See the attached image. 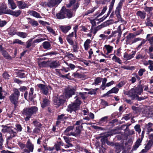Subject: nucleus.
I'll return each instance as SVG.
<instances>
[{
    "label": "nucleus",
    "instance_id": "obj_1",
    "mask_svg": "<svg viewBox=\"0 0 153 153\" xmlns=\"http://www.w3.org/2000/svg\"><path fill=\"white\" fill-rule=\"evenodd\" d=\"M82 128V125L76 127L75 132H73L71 131L74 128V127L72 126H69L64 131V133L68 136L73 135L76 136L80 133Z\"/></svg>",
    "mask_w": 153,
    "mask_h": 153
},
{
    "label": "nucleus",
    "instance_id": "obj_2",
    "mask_svg": "<svg viewBox=\"0 0 153 153\" xmlns=\"http://www.w3.org/2000/svg\"><path fill=\"white\" fill-rule=\"evenodd\" d=\"M13 92L9 97V99L11 103L15 105V107L17 106L19 102V98L20 96V92L19 90L14 88Z\"/></svg>",
    "mask_w": 153,
    "mask_h": 153
},
{
    "label": "nucleus",
    "instance_id": "obj_3",
    "mask_svg": "<svg viewBox=\"0 0 153 153\" xmlns=\"http://www.w3.org/2000/svg\"><path fill=\"white\" fill-rule=\"evenodd\" d=\"M76 99L74 103L68 105V107L67 111L71 112L73 111H75L77 110L81 103V102L78 99L77 97H75Z\"/></svg>",
    "mask_w": 153,
    "mask_h": 153
},
{
    "label": "nucleus",
    "instance_id": "obj_4",
    "mask_svg": "<svg viewBox=\"0 0 153 153\" xmlns=\"http://www.w3.org/2000/svg\"><path fill=\"white\" fill-rule=\"evenodd\" d=\"M125 94L126 95H128L129 97H130L132 100L136 99L139 101H140L146 98V97L144 98L143 97H139L138 95L137 94L134 88H131L129 91L126 92Z\"/></svg>",
    "mask_w": 153,
    "mask_h": 153
},
{
    "label": "nucleus",
    "instance_id": "obj_5",
    "mask_svg": "<svg viewBox=\"0 0 153 153\" xmlns=\"http://www.w3.org/2000/svg\"><path fill=\"white\" fill-rule=\"evenodd\" d=\"M38 111V108L36 106H32L30 108H24L22 112L24 115L32 116L35 114Z\"/></svg>",
    "mask_w": 153,
    "mask_h": 153
},
{
    "label": "nucleus",
    "instance_id": "obj_6",
    "mask_svg": "<svg viewBox=\"0 0 153 153\" xmlns=\"http://www.w3.org/2000/svg\"><path fill=\"white\" fill-rule=\"evenodd\" d=\"M42 65H47L51 68H55L60 65L59 62L58 60L49 61L47 62L43 61L42 62Z\"/></svg>",
    "mask_w": 153,
    "mask_h": 153
},
{
    "label": "nucleus",
    "instance_id": "obj_7",
    "mask_svg": "<svg viewBox=\"0 0 153 153\" xmlns=\"http://www.w3.org/2000/svg\"><path fill=\"white\" fill-rule=\"evenodd\" d=\"M66 101L65 97L63 95H61L57 97H55L54 100V103L57 107L62 105Z\"/></svg>",
    "mask_w": 153,
    "mask_h": 153
},
{
    "label": "nucleus",
    "instance_id": "obj_8",
    "mask_svg": "<svg viewBox=\"0 0 153 153\" xmlns=\"http://www.w3.org/2000/svg\"><path fill=\"white\" fill-rule=\"evenodd\" d=\"M76 89L72 87H68L65 90V98H69L75 94Z\"/></svg>",
    "mask_w": 153,
    "mask_h": 153
},
{
    "label": "nucleus",
    "instance_id": "obj_9",
    "mask_svg": "<svg viewBox=\"0 0 153 153\" xmlns=\"http://www.w3.org/2000/svg\"><path fill=\"white\" fill-rule=\"evenodd\" d=\"M37 86L39 87L41 92L43 94L47 95L48 94V88L45 85L42 84H39L37 85Z\"/></svg>",
    "mask_w": 153,
    "mask_h": 153
},
{
    "label": "nucleus",
    "instance_id": "obj_10",
    "mask_svg": "<svg viewBox=\"0 0 153 153\" xmlns=\"http://www.w3.org/2000/svg\"><path fill=\"white\" fill-rule=\"evenodd\" d=\"M119 91V89L117 87H114L108 91L106 93L104 94L103 97H109L110 96V94H117Z\"/></svg>",
    "mask_w": 153,
    "mask_h": 153
},
{
    "label": "nucleus",
    "instance_id": "obj_11",
    "mask_svg": "<svg viewBox=\"0 0 153 153\" xmlns=\"http://www.w3.org/2000/svg\"><path fill=\"white\" fill-rule=\"evenodd\" d=\"M113 50V47L109 45H105L103 48V50L106 55H108L111 53Z\"/></svg>",
    "mask_w": 153,
    "mask_h": 153
},
{
    "label": "nucleus",
    "instance_id": "obj_12",
    "mask_svg": "<svg viewBox=\"0 0 153 153\" xmlns=\"http://www.w3.org/2000/svg\"><path fill=\"white\" fill-rule=\"evenodd\" d=\"M62 0H48L49 7H56Z\"/></svg>",
    "mask_w": 153,
    "mask_h": 153
},
{
    "label": "nucleus",
    "instance_id": "obj_13",
    "mask_svg": "<svg viewBox=\"0 0 153 153\" xmlns=\"http://www.w3.org/2000/svg\"><path fill=\"white\" fill-rule=\"evenodd\" d=\"M56 17L59 19H62L66 18L65 8L64 7H62L60 12L56 14Z\"/></svg>",
    "mask_w": 153,
    "mask_h": 153
},
{
    "label": "nucleus",
    "instance_id": "obj_14",
    "mask_svg": "<svg viewBox=\"0 0 153 153\" xmlns=\"http://www.w3.org/2000/svg\"><path fill=\"white\" fill-rule=\"evenodd\" d=\"M143 138V136L142 135L141 138H139L136 141L134 145L133 146L132 150H136L138 148V147L141 145V143Z\"/></svg>",
    "mask_w": 153,
    "mask_h": 153
},
{
    "label": "nucleus",
    "instance_id": "obj_15",
    "mask_svg": "<svg viewBox=\"0 0 153 153\" xmlns=\"http://www.w3.org/2000/svg\"><path fill=\"white\" fill-rule=\"evenodd\" d=\"M18 6L20 9H23L27 7L28 5L27 3L22 1H17Z\"/></svg>",
    "mask_w": 153,
    "mask_h": 153
},
{
    "label": "nucleus",
    "instance_id": "obj_16",
    "mask_svg": "<svg viewBox=\"0 0 153 153\" xmlns=\"http://www.w3.org/2000/svg\"><path fill=\"white\" fill-rule=\"evenodd\" d=\"M132 53L131 54H128L126 53H124V58L126 60H128L132 58L135 55L136 51H132Z\"/></svg>",
    "mask_w": 153,
    "mask_h": 153
},
{
    "label": "nucleus",
    "instance_id": "obj_17",
    "mask_svg": "<svg viewBox=\"0 0 153 153\" xmlns=\"http://www.w3.org/2000/svg\"><path fill=\"white\" fill-rule=\"evenodd\" d=\"M59 27L61 29L62 31L64 33H67L71 28L70 26L59 25Z\"/></svg>",
    "mask_w": 153,
    "mask_h": 153
},
{
    "label": "nucleus",
    "instance_id": "obj_18",
    "mask_svg": "<svg viewBox=\"0 0 153 153\" xmlns=\"http://www.w3.org/2000/svg\"><path fill=\"white\" fill-rule=\"evenodd\" d=\"M91 41L89 39H87L84 42V47L85 51H87L90 48Z\"/></svg>",
    "mask_w": 153,
    "mask_h": 153
},
{
    "label": "nucleus",
    "instance_id": "obj_19",
    "mask_svg": "<svg viewBox=\"0 0 153 153\" xmlns=\"http://www.w3.org/2000/svg\"><path fill=\"white\" fill-rule=\"evenodd\" d=\"M2 131L3 132H7L9 133H14V131L12 129L11 127L6 126H4L3 128L2 129Z\"/></svg>",
    "mask_w": 153,
    "mask_h": 153
},
{
    "label": "nucleus",
    "instance_id": "obj_20",
    "mask_svg": "<svg viewBox=\"0 0 153 153\" xmlns=\"http://www.w3.org/2000/svg\"><path fill=\"white\" fill-rule=\"evenodd\" d=\"M135 91L137 95H140L143 91V88L141 85H138L137 87L134 88Z\"/></svg>",
    "mask_w": 153,
    "mask_h": 153
},
{
    "label": "nucleus",
    "instance_id": "obj_21",
    "mask_svg": "<svg viewBox=\"0 0 153 153\" xmlns=\"http://www.w3.org/2000/svg\"><path fill=\"white\" fill-rule=\"evenodd\" d=\"M42 45L43 48L46 50H49L51 48V44L49 42H44L42 43Z\"/></svg>",
    "mask_w": 153,
    "mask_h": 153
},
{
    "label": "nucleus",
    "instance_id": "obj_22",
    "mask_svg": "<svg viewBox=\"0 0 153 153\" xmlns=\"http://www.w3.org/2000/svg\"><path fill=\"white\" fill-rule=\"evenodd\" d=\"M112 34H113L114 37L116 38V39H117L118 41H119L121 36L122 34L116 30L112 31Z\"/></svg>",
    "mask_w": 153,
    "mask_h": 153
},
{
    "label": "nucleus",
    "instance_id": "obj_23",
    "mask_svg": "<svg viewBox=\"0 0 153 153\" xmlns=\"http://www.w3.org/2000/svg\"><path fill=\"white\" fill-rule=\"evenodd\" d=\"M8 4L9 7L13 10L15 9L16 7V5L13 0H8Z\"/></svg>",
    "mask_w": 153,
    "mask_h": 153
},
{
    "label": "nucleus",
    "instance_id": "obj_24",
    "mask_svg": "<svg viewBox=\"0 0 153 153\" xmlns=\"http://www.w3.org/2000/svg\"><path fill=\"white\" fill-rule=\"evenodd\" d=\"M50 103V101L48 99L45 98L43 99L42 102L41 104V106L44 108L48 105Z\"/></svg>",
    "mask_w": 153,
    "mask_h": 153
},
{
    "label": "nucleus",
    "instance_id": "obj_25",
    "mask_svg": "<svg viewBox=\"0 0 153 153\" xmlns=\"http://www.w3.org/2000/svg\"><path fill=\"white\" fill-rule=\"evenodd\" d=\"M113 8V7L110 5L109 10L107 15H105L102 18L100 19L101 20V21H102L104 20L109 16Z\"/></svg>",
    "mask_w": 153,
    "mask_h": 153
},
{
    "label": "nucleus",
    "instance_id": "obj_26",
    "mask_svg": "<svg viewBox=\"0 0 153 153\" xmlns=\"http://www.w3.org/2000/svg\"><path fill=\"white\" fill-rule=\"evenodd\" d=\"M26 147L31 152H33L34 149V146L29 141L27 142Z\"/></svg>",
    "mask_w": 153,
    "mask_h": 153
},
{
    "label": "nucleus",
    "instance_id": "obj_27",
    "mask_svg": "<svg viewBox=\"0 0 153 153\" xmlns=\"http://www.w3.org/2000/svg\"><path fill=\"white\" fill-rule=\"evenodd\" d=\"M7 94V92L3 90L1 87H0V99H4Z\"/></svg>",
    "mask_w": 153,
    "mask_h": 153
},
{
    "label": "nucleus",
    "instance_id": "obj_28",
    "mask_svg": "<svg viewBox=\"0 0 153 153\" xmlns=\"http://www.w3.org/2000/svg\"><path fill=\"white\" fill-rule=\"evenodd\" d=\"M21 11L20 10H18L16 11H10V14L13 16L18 17L19 16L21 13Z\"/></svg>",
    "mask_w": 153,
    "mask_h": 153
},
{
    "label": "nucleus",
    "instance_id": "obj_29",
    "mask_svg": "<svg viewBox=\"0 0 153 153\" xmlns=\"http://www.w3.org/2000/svg\"><path fill=\"white\" fill-rule=\"evenodd\" d=\"M136 14L141 19H144L146 15L145 12L141 11H137Z\"/></svg>",
    "mask_w": 153,
    "mask_h": 153
},
{
    "label": "nucleus",
    "instance_id": "obj_30",
    "mask_svg": "<svg viewBox=\"0 0 153 153\" xmlns=\"http://www.w3.org/2000/svg\"><path fill=\"white\" fill-rule=\"evenodd\" d=\"M1 50L2 53V54L4 57L9 59H11V57L5 50L1 49Z\"/></svg>",
    "mask_w": 153,
    "mask_h": 153
},
{
    "label": "nucleus",
    "instance_id": "obj_31",
    "mask_svg": "<svg viewBox=\"0 0 153 153\" xmlns=\"http://www.w3.org/2000/svg\"><path fill=\"white\" fill-rule=\"evenodd\" d=\"M16 34L21 38H25L27 36V34L26 33L17 32Z\"/></svg>",
    "mask_w": 153,
    "mask_h": 153
},
{
    "label": "nucleus",
    "instance_id": "obj_32",
    "mask_svg": "<svg viewBox=\"0 0 153 153\" xmlns=\"http://www.w3.org/2000/svg\"><path fill=\"white\" fill-rule=\"evenodd\" d=\"M125 29V25L123 24H121L118 27L116 31L122 34V31Z\"/></svg>",
    "mask_w": 153,
    "mask_h": 153
},
{
    "label": "nucleus",
    "instance_id": "obj_33",
    "mask_svg": "<svg viewBox=\"0 0 153 153\" xmlns=\"http://www.w3.org/2000/svg\"><path fill=\"white\" fill-rule=\"evenodd\" d=\"M33 123L34 125L39 130L42 128V124L37 120H34L33 122Z\"/></svg>",
    "mask_w": 153,
    "mask_h": 153
},
{
    "label": "nucleus",
    "instance_id": "obj_34",
    "mask_svg": "<svg viewBox=\"0 0 153 153\" xmlns=\"http://www.w3.org/2000/svg\"><path fill=\"white\" fill-rule=\"evenodd\" d=\"M135 36L134 34L132 33H129L126 36V42H129L131 41L132 39Z\"/></svg>",
    "mask_w": 153,
    "mask_h": 153
},
{
    "label": "nucleus",
    "instance_id": "obj_35",
    "mask_svg": "<svg viewBox=\"0 0 153 153\" xmlns=\"http://www.w3.org/2000/svg\"><path fill=\"white\" fill-rule=\"evenodd\" d=\"M30 14L33 16L37 18H41V17L39 13L35 11L32 10L30 11L29 12Z\"/></svg>",
    "mask_w": 153,
    "mask_h": 153
},
{
    "label": "nucleus",
    "instance_id": "obj_36",
    "mask_svg": "<svg viewBox=\"0 0 153 153\" xmlns=\"http://www.w3.org/2000/svg\"><path fill=\"white\" fill-rule=\"evenodd\" d=\"M65 13L66 14V17L67 16L70 18L71 17L73 16V13L71 11L68 9H65Z\"/></svg>",
    "mask_w": 153,
    "mask_h": 153
},
{
    "label": "nucleus",
    "instance_id": "obj_37",
    "mask_svg": "<svg viewBox=\"0 0 153 153\" xmlns=\"http://www.w3.org/2000/svg\"><path fill=\"white\" fill-rule=\"evenodd\" d=\"M34 89L33 88H30V91L29 94V99L32 101L33 98V93Z\"/></svg>",
    "mask_w": 153,
    "mask_h": 153
},
{
    "label": "nucleus",
    "instance_id": "obj_38",
    "mask_svg": "<svg viewBox=\"0 0 153 153\" xmlns=\"http://www.w3.org/2000/svg\"><path fill=\"white\" fill-rule=\"evenodd\" d=\"M112 60L113 61H115V62L118 63L119 64H121L122 63V61L120 59L116 56L115 55L112 58Z\"/></svg>",
    "mask_w": 153,
    "mask_h": 153
},
{
    "label": "nucleus",
    "instance_id": "obj_39",
    "mask_svg": "<svg viewBox=\"0 0 153 153\" xmlns=\"http://www.w3.org/2000/svg\"><path fill=\"white\" fill-rule=\"evenodd\" d=\"M15 43H17L19 44L24 45H25V43L22 42L21 40H19L18 39H16L14 40L12 44H14Z\"/></svg>",
    "mask_w": 153,
    "mask_h": 153
},
{
    "label": "nucleus",
    "instance_id": "obj_40",
    "mask_svg": "<svg viewBox=\"0 0 153 153\" xmlns=\"http://www.w3.org/2000/svg\"><path fill=\"white\" fill-rule=\"evenodd\" d=\"M153 144V141L149 140L147 144L145 147V148L148 151L151 148L152 145Z\"/></svg>",
    "mask_w": 153,
    "mask_h": 153
},
{
    "label": "nucleus",
    "instance_id": "obj_41",
    "mask_svg": "<svg viewBox=\"0 0 153 153\" xmlns=\"http://www.w3.org/2000/svg\"><path fill=\"white\" fill-rule=\"evenodd\" d=\"M153 125V124L152 123H149L146 126V128L147 129L148 132L153 131V128H152Z\"/></svg>",
    "mask_w": 153,
    "mask_h": 153
},
{
    "label": "nucleus",
    "instance_id": "obj_42",
    "mask_svg": "<svg viewBox=\"0 0 153 153\" xmlns=\"http://www.w3.org/2000/svg\"><path fill=\"white\" fill-rule=\"evenodd\" d=\"M121 68H123L124 69L128 70H133L135 69L134 67L132 66H125L124 65L123 66H122L121 67Z\"/></svg>",
    "mask_w": 153,
    "mask_h": 153
},
{
    "label": "nucleus",
    "instance_id": "obj_43",
    "mask_svg": "<svg viewBox=\"0 0 153 153\" xmlns=\"http://www.w3.org/2000/svg\"><path fill=\"white\" fill-rule=\"evenodd\" d=\"M2 76L4 79H10V75H9L7 72H4L2 74Z\"/></svg>",
    "mask_w": 153,
    "mask_h": 153
},
{
    "label": "nucleus",
    "instance_id": "obj_44",
    "mask_svg": "<svg viewBox=\"0 0 153 153\" xmlns=\"http://www.w3.org/2000/svg\"><path fill=\"white\" fill-rule=\"evenodd\" d=\"M29 19L30 20L29 21V23L31 24L32 26H37L39 25V24L37 21L32 20L30 18H29Z\"/></svg>",
    "mask_w": 153,
    "mask_h": 153
},
{
    "label": "nucleus",
    "instance_id": "obj_45",
    "mask_svg": "<svg viewBox=\"0 0 153 153\" xmlns=\"http://www.w3.org/2000/svg\"><path fill=\"white\" fill-rule=\"evenodd\" d=\"M72 76L76 78H81L82 77V75L77 72L74 73L72 75Z\"/></svg>",
    "mask_w": 153,
    "mask_h": 153
},
{
    "label": "nucleus",
    "instance_id": "obj_46",
    "mask_svg": "<svg viewBox=\"0 0 153 153\" xmlns=\"http://www.w3.org/2000/svg\"><path fill=\"white\" fill-rule=\"evenodd\" d=\"M47 28L48 31L49 32L51 33L52 34L55 36L56 35L55 31L51 27L49 26H47Z\"/></svg>",
    "mask_w": 153,
    "mask_h": 153
},
{
    "label": "nucleus",
    "instance_id": "obj_47",
    "mask_svg": "<svg viewBox=\"0 0 153 153\" xmlns=\"http://www.w3.org/2000/svg\"><path fill=\"white\" fill-rule=\"evenodd\" d=\"M146 71V70L145 68L140 69L138 73L139 76H142L143 73L145 72Z\"/></svg>",
    "mask_w": 153,
    "mask_h": 153
},
{
    "label": "nucleus",
    "instance_id": "obj_48",
    "mask_svg": "<svg viewBox=\"0 0 153 153\" xmlns=\"http://www.w3.org/2000/svg\"><path fill=\"white\" fill-rule=\"evenodd\" d=\"M102 79V78L98 77L95 78L94 80V83L96 85H98L99 83L101 82Z\"/></svg>",
    "mask_w": 153,
    "mask_h": 153
},
{
    "label": "nucleus",
    "instance_id": "obj_49",
    "mask_svg": "<svg viewBox=\"0 0 153 153\" xmlns=\"http://www.w3.org/2000/svg\"><path fill=\"white\" fill-rule=\"evenodd\" d=\"M16 32L14 29L13 28H11L9 31V34L10 35L13 36L16 34Z\"/></svg>",
    "mask_w": 153,
    "mask_h": 153
},
{
    "label": "nucleus",
    "instance_id": "obj_50",
    "mask_svg": "<svg viewBox=\"0 0 153 153\" xmlns=\"http://www.w3.org/2000/svg\"><path fill=\"white\" fill-rule=\"evenodd\" d=\"M134 129L135 131L139 134H140L141 132V129L140 128V126L139 124L136 125L134 126Z\"/></svg>",
    "mask_w": 153,
    "mask_h": 153
},
{
    "label": "nucleus",
    "instance_id": "obj_51",
    "mask_svg": "<svg viewBox=\"0 0 153 153\" xmlns=\"http://www.w3.org/2000/svg\"><path fill=\"white\" fill-rule=\"evenodd\" d=\"M32 39H30L29 40H28L26 42V48H29L32 45Z\"/></svg>",
    "mask_w": 153,
    "mask_h": 153
},
{
    "label": "nucleus",
    "instance_id": "obj_52",
    "mask_svg": "<svg viewBox=\"0 0 153 153\" xmlns=\"http://www.w3.org/2000/svg\"><path fill=\"white\" fill-rule=\"evenodd\" d=\"M120 10L121 9H119L116 8L115 11V14L116 15L117 17L119 19L121 18V16L120 14Z\"/></svg>",
    "mask_w": 153,
    "mask_h": 153
},
{
    "label": "nucleus",
    "instance_id": "obj_53",
    "mask_svg": "<svg viewBox=\"0 0 153 153\" xmlns=\"http://www.w3.org/2000/svg\"><path fill=\"white\" fill-rule=\"evenodd\" d=\"M145 23L147 25L151 27H152L153 26V25L152 22H151L149 18H148L146 19Z\"/></svg>",
    "mask_w": 153,
    "mask_h": 153
},
{
    "label": "nucleus",
    "instance_id": "obj_54",
    "mask_svg": "<svg viewBox=\"0 0 153 153\" xmlns=\"http://www.w3.org/2000/svg\"><path fill=\"white\" fill-rule=\"evenodd\" d=\"M107 9V7L106 6H105L103 7L102 10V12L101 13L97 16V17H98L99 16H102L103 14H104L106 11V10Z\"/></svg>",
    "mask_w": 153,
    "mask_h": 153
},
{
    "label": "nucleus",
    "instance_id": "obj_55",
    "mask_svg": "<svg viewBox=\"0 0 153 153\" xmlns=\"http://www.w3.org/2000/svg\"><path fill=\"white\" fill-rule=\"evenodd\" d=\"M131 115L130 114H126L124 116L123 119L126 120H129L131 117Z\"/></svg>",
    "mask_w": 153,
    "mask_h": 153
},
{
    "label": "nucleus",
    "instance_id": "obj_56",
    "mask_svg": "<svg viewBox=\"0 0 153 153\" xmlns=\"http://www.w3.org/2000/svg\"><path fill=\"white\" fill-rule=\"evenodd\" d=\"M66 40L71 45H73L74 44V42L72 38H71L69 37H67Z\"/></svg>",
    "mask_w": 153,
    "mask_h": 153
},
{
    "label": "nucleus",
    "instance_id": "obj_57",
    "mask_svg": "<svg viewBox=\"0 0 153 153\" xmlns=\"http://www.w3.org/2000/svg\"><path fill=\"white\" fill-rule=\"evenodd\" d=\"M149 66L148 67L149 68L151 71H153V62L152 61H149Z\"/></svg>",
    "mask_w": 153,
    "mask_h": 153
},
{
    "label": "nucleus",
    "instance_id": "obj_58",
    "mask_svg": "<svg viewBox=\"0 0 153 153\" xmlns=\"http://www.w3.org/2000/svg\"><path fill=\"white\" fill-rule=\"evenodd\" d=\"M6 7L4 5H2L0 7V15L3 14Z\"/></svg>",
    "mask_w": 153,
    "mask_h": 153
},
{
    "label": "nucleus",
    "instance_id": "obj_59",
    "mask_svg": "<svg viewBox=\"0 0 153 153\" xmlns=\"http://www.w3.org/2000/svg\"><path fill=\"white\" fill-rule=\"evenodd\" d=\"M102 27L101 25H100L96 27L94 30V31H93V33L94 34H95Z\"/></svg>",
    "mask_w": 153,
    "mask_h": 153
},
{
    "label": "nucleus",
    "instance_id": "obj_60",
    "mask_svg": "<svg viewBox=\"0 0 153 153\" xmlns=\"http://www.w3.org/2000/svg\"><path fill=\"white\" fill-rule=\"evenodd\" d=\"M16 133L14 131L13 133H10V136L8 137H7V140H10L12 138V137H15L16 135Z\"/></svg>",
    "mask_w": 153,
    "mask_h": 153
},
{
    "label": "nucleus",
    "instance_id": "obj_61",
    "mask_svg": "<svg viewBox=\"0 0 153 153\" xmlns=\"http://www.w3.org/2000/svg\"><path fill=\"white\" fill-rule=\"evenodd\" d=\"M108 118V116H105L102 118L100 120V123H102L106 121Z\"/></svg>",
    "mask_w": 153,
    "mask_h": 153
},
{
    "label": "nucleus",
    "instance_id": "obj_62",
    "mask_svg": "<svg viewBox=\"0 0 153 153\" xmlns=\"http://www.w3.org/2000/svg\"><path fill=\"white\" fill-rule=\"evenodd\" d=\"M45 40V39L40 38L35 40L34 41L33 43H39L42 42Z\"/></svg>",
    "mask_w": 153,
    "mask_h": 153
},
{
    "label": "nucleus",
    "instance_id": "obj_63",
    "mask_svg": "<svg viewBox=\"0 0 153 153\" xmlns=\"http://www.w3.org/2000/svg\"><path fill=\"white\" fill-rule=\"evenodd\" d=\"M16 126L17 128V131H21L22 130V128L20 124H17L16 125Z\"/></svg>",
    "mask_w": 153,
    "mask_h": 153
},
{
    "label": "nucleus",
    "instance_id": "obj_64",
    "mask_svg": "<svg viewBox=\"0 0 153 153\" xmlns=\"http://www.w3.org/2000/svg\"><path fill=\"white\" fill-rule=\"evenodd\" d=\"M40 5L44 7H49L48 2H41L40 3Z\"/></svg>",
    "mask_w": 153,
    "mask_h": 153
}]
</instances>
